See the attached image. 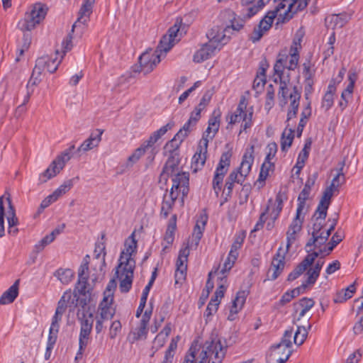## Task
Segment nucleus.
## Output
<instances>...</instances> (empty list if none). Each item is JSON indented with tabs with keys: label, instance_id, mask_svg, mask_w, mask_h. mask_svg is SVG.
I'll return each instance as SVG.
<instances>
[{
	"label": "nucleus",
	"instance_id": "obj_1",
	"mask_svg": "<svg viewBox=\"0 0 363 363\" xmlns=\"http://www.w3.org/2000/svg\"><path fill=\"white\" fill-rule=\"evenodd\" d=\"M89 284H76L74 290V297L76 298L75 306H81L83 310L77 313L78 320L80 323V333L79 337V350L75 357L78 361L82 358L83 353L89 342L90 335L93 328L94 314L89 312V307L87 310L85 307L91 301V289L88 287Z\"/></svg>",
	"mask_w": 363,
	"mask_h": 363
},
{
	"label": "nucleus",
	"instance_id": "obj_2",
	"mask_svg": "<svg viewBox=\"0 0 363 363\" xmlns=\"http://www.w3.org/2000/svg\"><path fill=\"white\" fill-rule=\"evenodd\" d=\"M124 247L118 259L116 275L120 281L121 291L127 293L131 289L135 267V261L133 255L136 252L137 241L134 233L125 240Z\"/></svg>",
	"mask_w": 363,
	"mask_h": 363
},
{
	"label": "nucleus",
	"instance_id": "obj_3",
	"mask_svg": "<svg viewBox=\"0 0 363 363\" xmlns=\"http://www.w3.org/2000/svg\"><path fill=\"white\" fill-rule=\"evenodd\" d=\"M208 220V217L206 214L201 215L199 219L196 221L192 233V240L189 245V243L183 247L179 252L178 258L177 259L175 271V284H181L186 279V270H187V261L189 255V248L196 249L199 242L203 236V233L205 229Z\"/></svg>",
	"mask_w": 363,
	"mask_h": 363
},
{
	"label": "nucleus",
	"instance_id": "obj_4",
	"mask_svg": "<svg viewBox=\"0 0 363 363\" xmlns=\"http://www.w3.org/2000/svg\"><path fill=\"white\" fill-rule=\"evenodd\" d=\"M328 209V207L321 206L320 204L318 205L312 217L311 238L308 240L305 247L307 252H310L325 244V230H322L325 224Z\"/></svg>",
	"mask_w": 363,
	"mask_h": 363
},
{
	"label": "nucleus",
	"instance_id": "obj_5",
	"mask_svg": "<svg viewBox=\"0 0 363 363\" xmlns=\"http://www.w3.org/2000/svg\"><path fill=\"white\" fill-rule=\"evenodd\" d=\"M226 347H224L220 340L216 337L211 336L202 346L199 352V361L195 363H221L225 356Z\"/></svg>",
	"mask_w": 363,
	"mask_h": 363
},
{
	"label": "nucleus",
	"instance_id": "obj_6",
	"mask_svg": "<svg viewBox=\"0 0 363 363\" xmlns=\"http://www.w3.org/2000/svg\"><path fill=\"white\" fill-rule=\"evenodd\" d=\"M247 101L245 96H242L240 99L238 106L233 113L227 118L229 120V125H234L237 123L242 121L241 125V131H246L252 125L253 109L250 107L247 108Z\"/></svg>",
	"mask_w": 363,
	"mask_h": 363
},
{
	"label": "nucleus",
	"instance_id": "obj_7",
	"mask_svg": "<svg viewBox=\"0 0 363 363\" xmlns=\"http://www.w3.org/2000/svg\"><path fill=\"white\" fill-rule=\"evenodd\" d=\"M75 146L71 145L66 149L60 155H58L50 164L46 170H45L39 176V183L43 184L49 179L55 177L64 168L67 162L71 159V154L74 150Z\"/></svg>",
	"mask_w": 363,
	"mask_h": 363
},
{
	"label": "nucleus",
	"instance_id": "obj_8",
	"mask_svg": "<svg viewBox=\"0 0 363 363\" xmlns=\"http://www.w3.org/2000/svg\"><path fill=\"white\" fill-rule=\"evenodd\" d=\"M48 8L42 4H35L30 12L26 13L25 18L19 21L18 27L21 30L30 31L39 24L45 17Z\"/></svg>",
	"mask_w": 363,
	"mask_h": 363
},
{
	"label": "nucleus",
	"instance_id": "obj_9",
	"mask_svg": "<svg viewBox=\"0 0 363 363\" xmlns=\"http://www.w3.org/2000/svg\"><path fill=\"white\" fill-rule=\"evenodd\" d=\"M231 153L225 152L221 155L212 181L213 189L218 196L222 189L223 178L230 164Z\"/></svg>",
	"mask_w": 363,
	"mask_h": 363
},
{
	"label": "nucleus",
	"instance_id": "obj_10",
	"mask_svg": "<svg viewBox=\"0 0 363 363\" xmlns=\"http://www.w3.org/2000/svg\"><path fill=\"white\" fill-rule=\"evenodd\" d=\"M189 174L186 172L177 173L172 179V186L167 196V201H172L174 204L179 196V191H182L183 196H186L189 191Z\"/></svg>",
	"mask_w": 363,
	"mask_h": 363
},
{
	"label": "nucleus",
	"instance_id": "obj_11",
	"mask_svg": "<svg viewBox=\"0 0 363 363\" xmlns=\"http://www.w3.org/2000/svg\"><path fill=\"white\" fill-rule=\"evenodd\" d=\"M293 329L289 328L285 330L281 341L271 347V356L274 358L285 357L287 353L290 352V356L292 354V342Z\"/></svg>",
	"mask_w": 363,
	"mask_h": 363
},
{
	"label": "nucleus",
	"instance_id": "obj_12",
	"mask_svg": "<svg viewBox=\"0 0 363 363\" xmlns=\"http://www.w3.org/2000/svg\"><path fill=\"white\" fill-rule=\"evenodd\" d=\"M160 62V56L157 52L155 50L154 52L152 50L145 52L139 57L140 69L138 71L147 74L151 72Z\"/></svg>",
	"mask_w": 363,
	"mask_h": 363
},
{
	"label": "nucleus",
	"instance_id": "obj_13",
	"mask_svg": "<svg viewBox=\"0 0 363 363\" xmlns=\"http://www.w3.org/2000/svg\"><path fill=\"white\" fill-rule=\"evenodd\" d=\"M179 31V26L177 23L170 27L167 33L161 38L155 51L159 54L162 52L166 53L169 51L174 44V40Z\"/></svg>",
	"mask_w": 363,
	"mask_h": 363
},
{
	"label": "nucleus",
	"instance_id": "obj_14",
	"mask_svg": "<svg viewBox=\"0 0 363 363\" xmlns=\"http://www.w3.org/2000/svg\"><path fill=\"white\" fill-rule=\"evenodd\" d=\"M174 123L170 121L165 125L161 127L159 130L153 132L148 140L144 141L146 145L150 149V155L148 156V159L150 162H152L155 159V156L157 154V150L155 144L158 141L162 136H163L169 130L172 129L174 126Z\"/></svg>",
	"mask_w": 363,
	"mask_h": 363
},
{
	"label": "nucleus",
	"instance_id": "obj_15",
	"mask_svg": "<svg viewBox=\"0 0 363 363\" xmlns=\"http://www.w3.org/2000/svg\"><path fill=\"white\" fill-rule=\"evenodd\" d=\"M255 145H250L246 150L242 156V162L240 167L235 169L238 174L245 179L248 176L252 169V166L255 160Z\"/></svg>",
	"mask_w": 363,
	"mask_h": 363
},
{
	"label": "nucleus",
	"instance_id": "obj_16",
	"mask_svg": "<svg viewBox=\"0 0 363 363\" xmlns=\"http://www.w3.org/2000/svg\"><path fill=\"white\" fill-rule=\"evenodd\" d=\"M243 240L244 238L242 237L238 236L235 238L233 243L231 245L228 256L225 259L223 264V267L220 271L223 274H225V273L229 272L233 267L239 255L238 250L241 247Z\"/></svg>",
	"mask_w": 363,
	"mask_h": 363
},
{
	"label": "nucleus",
	"instance_id": "obj_17",
	"mask_svg": "<svg viewBox=\"0 0 363 363\" xmlns=\"http://www.w3.org/2000/svg\"><path fill=\"white\" fill-rule=\"evenodd\" d=\"M226 33H229V26H226L222 30L218 27H214L208 33L207 36L209 42L212 43L217 50H220L221 45L226 44L228 41L229 37L226 36Z\"/></svg>",
	"mask_w": 363,
	"mask_h": 363
},
{
	"label": "nucleus",
	"instance_id": "obj_18",
	"mask_svg": "<svg viewBox=\"0 0 363 363\" xmlns=\"http://www.w3.org/2000/svg\"><path fill=\"white\" fill-rule=\"evenodd\" d=\"M94 3L95 0H84V2L79 11L77 20L72 26V32H73L74 28L80 24L84 26H86L87 22L89 21L90 15L92 13Z\"/></svg>",
	"mask_w": 363,
	"mask_h": 363
},
{
	"label": "nucleus",
	"instance_id": "obj_19",
	"mask_svg": "<svg viewBox=\"0 0 363 363\" xmlns=\"http://www.w3.org/2000/svg\"><path fill=\"white\" fill-rule=\"evenodd\" d=\"M288 250L284 251L280 247L273 257L271 266V270L273 271L270 279L275 280L282 272L285 266V255Z\"/></svg>",
	"mask_w": 363,
	"mask_h": 363
},
{
	"label": "nucleus",
	"instance_id": "obj_20",
	"mask_svg": "<svg viewBox=\"0 0 363 363\" xmlns=\"http://www.w3.org/2000/svg\"><path fill=\"white\" fill-rule=\"evenodd\" d=\"M302 212L303 211H298L296 209V217L291 223L286 233V250H289L291 244L296 240V234L301 231L302 228V224L303 221V217L301 218Z\"/></svg>",
	"mask_w": 363,
	"mask_h": 363
},
{
	"label": "nucleus",
	"instance_id": "obj_21",
	"mask_svg": "<svg viewBox=\"0 0 363 363\" xmlns=\"http://www.w3.org/2000/svg\"><path fill=\"white\" fill-rule=\"evenodd\" d=\"M279 1L277 4V10L288 8V11L296 13L303 10L308 4L309 0H274Z\"/></svg>",
	"mask_w": 363,
	"mask_h": 363
},
{
	"label": "nucleus",
	"instance_id": "obj_22",
	"mask_svg": "<svg viewBox=\"0 0 363 363\" xmlns=\"http://www.w3.org/2000/svg\"><path fill=\"white\" fill-rule=\"evenodd\" d=\"M113 300L104 298L99 305L96 317L101 320L111 319L115 314V308L112 306Z\"/></svg>",
	"mask_w": 363,
	"mask_h": 363
},
{
	"label": "nucleus",
	"instance_id": "obj_23",
	"mask_svg": "<svg viewBox=\"0 0 363 363\" xmlns=\"http://www.w3.org/2000/svg\"><path fill=\"white\" fill-rule=\"evenodd\" d=\"M103 133V130L96 129L95 132L91 133L89 137L82 143L77 151L79 152H87L97 147L101 140Z\"/></svg>",
	"mask_w": 363,
	"mask_h": 363
},
{
	"label": "nucleus",
	"instance_id": "obj_24",
	"mask_svg": "<svg viewBox=\"0 0 363 363\" xmlns=\"http://www.w3.org/2000/svg\"><path fill=\"white\" fill-rule=\"evenodd\" d=\"M167 160L163 167L162 172L160 177L164 179H167L168 177L174 176L179 173V164L180 162L179 156H167Z\"/></svg>",
	"mask_w": 363,
	"mask_h": 363
},
{
	"label": "nucleus",
	"instance_id": "obj_25",
	"mask_svg": "<svg viewBox=\"0 0 363 363\" xmlns=\"http://www.w3.org/2000/svg\"><path fill=\"white\" fill-rule=\"evenodd\" d=\"M208 143V140L205 139L204 147L200 146L192 157L191 168L195 172L201 169L206 162Z\"/></svg>",
	"mask_w": 363,
	"mask_h": 363
},
{
	"label": "nucleus",
	"instance_id": "obj_26",
	"mask_svg": "<svg viewBox=\"0 0 363 363\" xmlns=\"http://www.w3.org/2000/svg\"><path fill=\"white\" fill-rule=\"evenodd\" d=\"M289 99L291 103L287 112V121L296 116L299 107L301 93L296 86H294L293 91L289 94Z\"/></svg>",
	"mask_w": 363,
	"mask_h": 363
},
{
	"label": "nucleus",
	"instance_id": "obj_27",
	"mask_svg": "<svg viewBox=\"0 0 363 363\" xmlns=\"http://www.w3.org/2000/svg\"><path fill=\"white\" fill-rule=\"evenodd\" d=\"M290 56L286 50H281L277 57V60L274 66V74L277 76L284 75L285 69H288Z\"/></svg>",
	"mask_w": 363,
	"mask_h": 363
},
{
	"label": "nucleus",
	"instance_id": "obj_28",
	"mask_svg": "<svg viewBox=\"0 0 363 363\" xmlns=\"http://www.w3.org/2000/svg\"><path fill=\"white\" fill-rule=\"evenodd\" d=\"M216 50V47L208 41L196 52L193 60L198 63L206 60L214 55Z\"/></svg>",
	"mask_w": 363,
	"mask_h": 363
},
{
	"label": "nucleus",
	"instance_id": "obj_29",
	"mask_svg": "<svg viewBox=\"0 0 363 363\" xmlns=\"http://www.w3.org/2000/svg\"><path fill=\"white\" fill-rule=\"evenodd\" d=\"M220 113L218 111L216 112V111H213V116L210 118L208 120V125L206 130V138L203 137V140L205 141V139L210 138L212 140L216 134L218 133L219 127H220Z\"/></svg>",
	"mask_w": 363,
	"mask_h": 363
},
{
	"label": "nucleus",
	"instance_id": "obj_30",
	"mask_svg": "<svg viewBox=\"0 0 363 363\" xmlns=\"http://www.w3.org/2000/svg\"><path fill=\"white\" fill-rule=\"evenodd\" d=\"M20 280L17 279L0 297V304L6 305L14 301L18 295V286Z\"/></svg>",
	"mask_w": 363,
	"mask_h": 363
},
{
	"label": "nucleus",
	"instance_id": "obj_31",
	"mask_svg": "<svg viewBox=\"0 0 363 363\" xmlns=\"http://www.w3.org/2000/svg\"><path fill=\"white\" fill-rule=\"evenodd\" d=\"M245 179L238 174V172L235 170L232 171L226 179L225 184V189H226V196L230 197L232 195L234 184L235 183L242 185L245 182Z\"/></svg>",
	"mask_w": 363,
	"mask_h": 363
},
{
	"label": "nucleus",
	"instance_id": "obj_32",
	"mask_svg": "<svg viewBox=\"0 0 363 363\" xmlns=\"http://www.w3.org/2000/svg\"><path fill=\"white\" fill-rule=\"evenodd\" d=\"M275 169L274 163L272 162L264 161L261 166L259 174L255 185L258 184V188H262L264 185L265 180L269 177L270 172H273Z\"/></svg>",
	"mask_w": 363,
	"mask_h": 363
},
{
	"label": "nucleus",
	"instance_id": "obj_33",
	"mask_svg": "<svg viewBox=\"0 0 363 363\" xmlns=\"http://www.w3.org/2000/svg\"><path fill=\"white\" fill-rule=\"evenodd\" d=\"M320 256V252H314V250L308 252V255L303 261L294 269L296 272L301 276L309 267L314 262L315 259Z\"/></svg>",
	"mask_w": 363,
	"mask_h": 363
},
{
	"label": "nucleus",
	"instance_id": "obj_34",
	"mask_svg": "<svg viewBox=\"0 0 363 363\" xmlns=\"http://www.w3.org/2000/svg\"><path fill=\"white\" fill-rule=\"evenodd\" d=\"M184 140L177 138V134L164 146V155L166 156H179V148Z\"/></svg>",
	"mask_w": 363,
	"mask_h": 363
},
{
	"label": "nucleus",
	"instance_id": "obj_35",
	"mask_svg": "<svg viewBox=\"0 0 363 363\" xmlns=\"http://www.w3.org/2000/svg\"><path fill=\"white\" fill-rule=\"evenodd\" d=\"M342 240V235L336 232L332 237L327 246L317 247L316 252H320V255H328ZM314 252L315 250H314Z\"/></svg>",
	"mask_w": 363,
	"mask_h": 363
},
{
	"label": "nucleus",
	"instance_id": "obj_36",
	"mask_svg": "<svg viewBox=\"0 0 363 363\" xmlns=\"http://www.w3.org/2000/svg\"><path fill=\"white\" fill-rule=\"evenodd\" d=\"M223 15L229 18V21L230 23V25L228 26L229 30L233 29V30L239 31L244 26L245 20L237 16L233 11H225Z\"/></svg>",
	"mask_w": 363,
	"mask_h": 363
},
{
	"label": "nucleus",
	"instance_id": "obj_37",
	"mask_svg": "<svg viewBox=\"0 0 363 363\" xmlns=\"http://www.w3.org/2000/svg\"><path fill=\"white\" fill-rule=\"evenodd\" d=\"M298 47H301L300 42H296L295 40L291 45L290 51L288 52L290 56L288 66L289 70H294L298 66L299 60Z\"/></svg>",
	"mask_w": 363,
	"mask_h": 363
},
{
	"label": "nucleus",
	"instance_id": "obj_38",
	"mask_svg": "<svg viewBox=\"0 0 363 363\" xmlns=\"http://www.w3.org/2000/svg\"><path fill=\"white\" fill-rule=\"evenodd\" d=\"M247 295L248 292L247 291H239L237 293L235 299L233 301V305L230 310V314H236L242 309L245 303Z\"/></svg>",
	"mask_w": 363,
	"mask_h": 363
},
{
	"label": "nucleus",
	"instance_id": "obj_39",
	"mask_svg": "<svg viewBox=\"0 0 363 363\" xmlns=\"http://www.w3.org/2000/svg\"><path fill=\"white\" fill-rule=\"evenodd\" d=\"M315 304L312 298H303L297 303L294 304L295 310L296 312L300 309L298 315V320L303 318L307 311H308Z\"/></svg>",
	"mask_w": 363,
	"mask_h": 363
},
{
	"label": "nucleus",
	"instance_id": "obj_40",
	"mask_svg": "<svg viewBox=\"0 0 363 363\" xmlns=\"http://www.w3.org/2000/svg\"><path fill=\"white\" fill-rule=\"evenodd\" d=\"M45 65L43 60H37L35 62V66L33 69V72L30 80L28 81V86L30 84L35 86L37 85L40 81V76L43 71V65Z\"/></svg>",
	"mask_w": 363,
	"mask_h": 363
},
{
	"label": "nucleus",
	"instance_id": "obj_41",
	"mask_svg": "<svg viewBox=\"0 0 363 363\" xmlns=\"http://www.w3.org/2000/svg\"><path fill=\"white\" fill-rule=\"evenodd\" d=\"M356 291L355 281L347 286L345 289H342L337 293L334 298L335 303H343L347 300L351 298Z\"/></svg>",
	"mask_w": 363,
	"mask_h": 363
},
{
	"label": "nucleus",
	"instance_id": "obj_42",
	"mask_svg": "<svg viewBox=\"0 0 363 363\" xmlns=\"http://www.w3.org/2000/svg\"><path fill=\"white\" fill-rule=\"evenodd\" d=\"M339 186L340 183H337V184H335V183L331 182L330 185L324 190L318 204L329 208L331 199L333 196V192L337 190Z\"/></svg>",
	"mask_w": 363,
	"mask_h": 363
},
{
	"label": "nucleus",
	"instance_id": "obj_43",
	"mask_svg": "<svg viewBox=\"0 0 363 363\" xmlns=\"http://www.w3.org/2000/svg\"><path fill=\"white\" fill-rule=\"evenodd\" d=\"M37 60H43L44 61L43 69L50 73H54L57 69L60 63V60H57V57L52 58L48 55L43 56Z\"/></svg>",
	"mask_w": 363,
	"mask_h": 363
},
{
	"label": "nucleus",
	"instance_id": "obj_44",
	"mask_svg": "<svg viewBox=\"0 0 363 363\" xmlns=\"http://www.w3.org/2000/svg\"><path fill=\"white\" fill-rule=\"evenodd\" d=\"M71 298H72V294L70 291H66L63 294L62 296L58 301L57 307L56 308L55 315L62 318L63 313L66 311V308L67 307V303L70 301Z\"/></svg>",
	"mask_w": 363,
	"mask_h": 363
},
{
	"label": "nucleus",
	"instance_id": "obj_45",
	"mask_svg": "<svg viewBox=\"0 0 363 363\" xmlns=\"http://www.w3.org/2000/svg\"><path fill=\"white\" fill-rule=\"evenodd\" d=\"M280 10H277V6H276V9L272 11L268 12V13L260 21L258 26L259 28L262 29V30L267 31L272 27L274 19L276 18L278 11Z\"/></svg>",
	"mask_w": 363,
	"mask_h": 363
},
{
	"label": "nucleus",
	"instance_id": "obj_46",
	"mask_svg": "<svg viewBox=\"0 0 363 363\" xmlns=\"http://www.w3.org/2000/svg\"><path fill=\"white\" fill-rule=\"evenodd\" d=\"M294 138V130L292 128H289V130L286 129L283 132L281 138V148L282 151H285L291 147Z\"/></svg>",
	"mask_w": 363,
	"mask_h": 363
},
{
	"label": "nucleus",
	"instance_id": "obj_47",
	"mask_svg": "<svg viewBox=\"0 0 363 363\" xmlns=\"http://www.w3.org/2000/svg\"><path fill=\"white\" fill-rule=\"evenodd\" d=\"M55 276L57 277L63 284H67L72 281L74 277V272L69 269H59L55 272Z\"/></svg>",
	"mask_w": 363,
	"mask_h": 363
},
{
	"label": "nucleus",
	"instance_id": "obj_48",
	"mask_svg": "<svg viewBox=\"0 0 363 363\" xmlns=\"http://www.w3.org/2000/svg\"><path fill=\"white\" fill-rule=\"evenodd\" d=\"M196 125V124L195 123L188 120L177 132V138H179L180 140H184L189 134L195 129Z\"/></svg>",
	"mask_w": 363,
	"mask_h": 363
},
{
	"label": "nucleus",
	"instance_id": "obj_49",
	"mask_svg": "<svg viewBox=\"0 0 363 363\" xmlns=\"http://www.w3.org/2000/svg\"><path fill=\"white\" fill-rule=\"evenodd\" d=\"M150 151V149L146 145V144L143 142V143L138 147L134 152L130 155L128 158V161L131 163L137 162L140 158L145 155V152Z\"/></svg>",
	"mask_w": 363,
	"mask_h": 363
},
{
	"label": "nucleus",
	"instance_id": "obj_50",
	"mask_svg": "<svg viewBox=\"0 0 363 363\" xmlns=\"http://www.w3.org/2000/svg\"><path fill=\"white\" fill-rule=\"evenodd\" d=\"M9 204L7 210V220L9 227H13L18 224V218L16 216V210L9 197L6 199Z\"/></svg>",
	"mask_w": 363,
	"mask_h": 363
},
{
	"label": "nucleus",
	"instance_id": "obj_51",
	"mask_svg": "<svg viewBox=\"0 0 363 363\" xmlns=\"http://www.w3.org/2000/svg\"><path fill=\"white\" fill-rule=\"evenodd\" d=\"M89 261L83 262L78 270V281L77 284H88Z\"/></svg>",
	"mask_w": 363,
	"mask_h": 363
},
{
	"label": "nucleus",
	"instance_id": "obj_52",
	"mask_svg": "<svg viewBox=\"0 0 363 363\" xmlns=\"http://www.w3.org/2000/svg\"><path fill=\"white\" fill-rule=\"evenodd\" d=\"M308 335V330L304 326H298L296 331L294 335V342L300 346L306 340Z\"/></svg>",
	"mask_w": 363,
	"mask_h": 363
},
{
	"label": "nucleus",
	"instance_id": "obj_53",
	"mask_svg": "<svg viewBox=\"0 0 363 363\" xmlns=\"http://www.w3.org/2000/svg\"><path fill=\"white\" fill-rule=\"evenodd\" d=\"M274 88L272 84H269L267 89L266 101L264 108L269 112L274 105Z\"/></svg>",
	"mask_w": 363,
	"mask_h": 363
},
{
	"label": "nucleus",
	"instance_id": "obj_54",
	"mask_svg": "<svg viewBox=\"0 0 363 363\" xmlns=\"http://www.w3.org/2000/svg\"><path fill=\"white\" fill-rule=\"evenodd\" d=\"M311 189L304 186L298 196L297 210L303 211L306 206V201L309 198Z\"/></svg>",
	"mask_w": 363,
	"mask_h": 363
},
{
	"label": "nucleus",
	"instance_id": "obj_55",
	"mask_svg": "<svg viewBox=\"0 0 363 363\" xmlns=\"http://www.w3.org/2000/svg\"><path fill=\"white\" fill-rule=\"evenodd\" d=\"M280 82L279 85V89L278 92V96L279 98L282 97L283 98V102L284 105H285L287 103V98H288V87H287V83L285 79H284V76H277Z\"/></svg>",
	"mask_w": 363,
	"mask_h": 363
},
{
	"label": "nucleus",
	"instance_id": "obj_56",
	"mask_svg": "<svg viewBox=\"0 0 363 363\" xmlns=\"http://www.w3.org/2000/svg\"><path fill=\"white\" fill-rule=\"evenodd\" d=\"M73 186L72 179L65 181L52 194L58 199L61 196L69 191Z\"/></svg>",
	"mask_w": 363,
	"mask_h": 363
},
{
	"label": "nucleus",
	"instance_id": "obj_57",
	"mask_svg": "<svg viewBox=\"0 0 363 363\" xmlns=\"http://www.w3.org/2000/svg\"><path fill=\"white\" fill-rule=\"evenodd\" d=\"M199 361V355L198 356V352L196 347L194 345L189 348L188 352L186 354L183 363H195Z\"/></svg>",
	"mask_w": 363,
	"mask_h": 363
},
{
	"label": "nucleus",
	"instance_id": "obj_58",
	"mask_svg": "<svg viewBox=\"0 0 363 363\" xmlns=\"http://www.w3.org/2000/svg\"><path fill=\"white\" fill-rule=\"evenodd\" d=\"M174 204H173L172 201H168L167 194L164 196L163 201L162 203L161 206V211H160V215L164 218H167L169 214V213L172 211L173 206Z\"/></svg>",
	"mask_w": 363,
	"mask_h": 363
},
{
	"label": "nucleus",
	"instance_id": "obj_59",
	"mask_svg": "<svg viewBox=\"0 0 363 363\" xmlns=\"http://www.w3.org/2000/svg\"><path fill=\"white\" fill-rule=\"evenodd\" d=\"M311 143H312V142H311V139H308L306 141L303 148L299 153L297 164H300V160H301V162L303 164L305 163L306 160L308 159V155H309V151L311 150Z\"/></svg>",
	"mask_w": 363,
	"mask_h": 363
},
{
	"label": "nucleus",
	"instance_id": "obj_60",
	"mask_svg": "<svg viewBox=\"0 0 363 363\" xmlns=\"http://www.w3.org/2000/svg\"><path fill=\"white\" fill-rule=\"evenodd\" d=\"M117 286V282L115 278H113L108 283L106 290L104 293V298H107L108 299L113 300V291L116 289Z\"/></svg>",
	"mask_w": 363,
	"mask_h": 363
},
{
	"label": "nucleus",
	"instance_id": "obj_61",
	"mask_svg": "<svg viewBox=\"0 0 363 363\" xmlns=\"http://www.w3.org/2000/svg\"><path fill=\"white\" fill-rule=\"evenodd\" d=\"M306 275L308 277L305 283L308 285H313L319 277L320 272L311 267L308 269Z\"/></svg>",
	"mask_w": 363,
	"mask_h": 363
},
{
	"label": "nucleus",
	"instance_id": "obj_62",
	"mask_svg": "<svg viewBox=\"0 0 363 363\" xmlns=\"http://www.w3.org/2000/svg\"><path fill=\"white\" fill-rule=\"evenodd\" d=\"M150 291H147V289H144L143 291L142 296L140 297V304L137 308L135 316L139 318L143 312V310L145 307V304L147 302V296Z\"/></svg>",
	"mask_w": 363,
	"mask_h": 363
},
{
	"label": "nucleus",
	"instance_id": "obj_63",
	"mask_svg": "<svg viewBox=\"0 0 363 363\" xmlns=\"http://www.w3.org/2000/svg\"><path fill=\"white\" fill-rule=\"evenodd\" d=\"M266 83L265 69H262L260 75H257L253 82V89L260 91Z\"/></svg>",
	"mask_w": 363,
	"mask_h": 363
},
{
	"label": "nucleus",
	"instance_id": "obj_64",
	"mask_svg": "<svg viewBox=\"0 0 363 363\" xmlns=\"http://www.w3.org/2000/svg\"><path fill=\"white\" fill-rule=\"evenodd\" d=\"M53 240V235H47L35 245L36 252H39L42 251L45 246L51 243Z\"/></svg>",
	"mask_w": 363,
	"mask_h": 363
}]
</instances>
